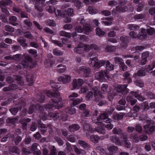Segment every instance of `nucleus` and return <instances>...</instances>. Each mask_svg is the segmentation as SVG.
Returning a JSON list of instances; mask_svg holds the SVG:
<instances>
[{"label":"nucleus","instance_id":"f257e3e1","mask_svg":"<svg viewBox=\"0 0 155 155\" xmlns=\"http://www.w3.org/2000/svg\"><path fill=\"white\" fill-rule=\"evenodd\" d=\"M107 114H100L97 118L98 121L95 122L97 126L94 129H93L90 127L89 128V131L91 133L97 131L99 134H104L105 133V130L103 129V127H105L109 129H112L113 126L110 123L112 120L109 118H107Z\"/></svg>","mask_w":155,"mask_h":155},{"label":"nucleus","instance_id":"f03ea898","mask_svg":"<svg viewBox=\"0 0 155 155\" xmlns=\"http://www.w3.org/2000/svg\"><path fill=\"white\" fill-rule=\"evenodd\" d=\"M56 16H60L61 17H66V19L64 20L65 22H69L71 21V19L70 18L67 17V15L69 16H72L74 15L73 10L71 8H69L67 11L64 10L62 13L60 12V10H57L55 13Z\"/></svg>","mask_w":155,"mask_h":155},{"label":"nucleus","instance_id":"7ed1b4c3","mask_svg":"<svg viewBox=\"0 0 155 155\" xmlns=\"http://www.w3.org/2000/svg\"><path fill=\"white\" fill-rule=\"evenodd\" d=\"M48 96L50 97H54V98L53 99L54 104L53 105H48L46 106V108H53V106H54L56 107L57 105L60 102L61 100V98L60 97V95L58 93L54 94L53 93H51L49 92L47 93Z\"/></svg>","mask_w":155,"mask_h":155},{"label":"nucleus","instance_id":"20e7f679","mask_svg":"<svg viewBox=\"0 0 155 155\" xmlns=\"http://www.w3.org/2000/svg\"><path fill=\"white\" fill-rule=\"evenodd\" d=\"M130 96L127 98V101L130 102L131 105H134L137 102V100L134 99L133 97L137 98L138 100L143 101L144 98L139 94V92H133L130 94Z\"/></svg>","mask_w":155,"mask_h":155},{"label":"nucleus","instance_id":"39448f33","mask_svg":"<svg viewBox=\"0 0 155 155\" xmlns=\"http://www.w3.org/2000/svg\"><path fill=\"white\" fill-rule=\"evenodd\" d=\"M105 63V61L102 60L98 61L97 58L96 57L91 58L89 61V63L90 64H91L95 69L99 68L102 66Z\"/></svg>","mask_w":155,"mask_h":155},{"label":"nucleus","instance_id":"423d86ee","mask_svg":"<svg viewBox=\"0 0 155 155\" xmlns=\"http://www.w3.org/2000/svg\"><path fill=\"white\" fill-rule=\"evenodd\" d=\"M110 139L114 143L117 145H124L127 148L129 147L130 146V143L127 140L126 138H123L121 143L120 142L118 138L115 136L111 137Z\"/></svg>","mask_w":155,"mask_h":155},{"label":"nucleus","instance_id":"0eeeda50","mask_svg":"<svg viewBox=\"0 0 155 155\" xmlns=\"http://www.w3.org/2000/svg\"><path fill=\"white\" fill-rule=\"evenodd\" d=\"M145 29L143 28L141 29L139 33V36L135 33L134 31L130 32L129 33V35L131 37L134 38H139L141 39H146L147 38V35L145 32Z\"/></svg>","mask_w":155,"mask_h":155},{"label":"nucleus","instance_id":"6e6552de","mask_svg":"<svg viewBox=\"0 0 155 155\" xmlns=\"http://www.w3.org/2000/svg\"><path fill=\"white\" fill-rule=\"evenodd\" d=\"M98 87H96L95 89L94 88L92 90V91L88 92L86 97L87 99L89 100L92 98L93 93H94V96L95 97H96L97 96V98L99 96L101 98L102 97L101 95L99 93V91H98Z\"/></svg>","mask_w":155,"mask_h":155},{"label":"nucleus","instance_id":"1a4fd4ad","mask_svg":"<svg viewBox=\"0 0 155 155\" xmlns=\"http://www.w3.org/2000/svg\"><path fill=\"white\" fill-rule=\"evenodd\" d=\"M83 29H82L81 27L77 26L76 27V31L79 33L84 32L86 35H88L89 32L92 31V29L89 28L87 25L83 26Z\"/></svg>","mask_w":155,"mask_h":155},{"label":"nucleus","instance_id":"9d476101","mask_svg":"<svg viewBox=\"0 0 155 155\" xmlns=\"http://www.w3.org/2000/svg\"><path fill=\"white\" fill-rule=\"evenodd\" d=\"M83 84V81L81 79H74L72 81L71 85L73 88L72 90L78 89Z\"/></svg>","mask_w":155,"mask_h":155},{"label":"nucleus","instance_id":"9b49d317","mask_svg":"<svg viewBox=\"0 0 155 155\" xmlns=\"http://www.w3.org/2000/svg\"><path fill=\"white\" fill-rule=\"evenodd\" d=\"M45 0H35V8L38 11L41 12L43 10V2Z\"/></svg>","mask_w":155,"mask_h":155},{"label":"nucleus","instance_id":"f8f14e48","mask_svg":"<svg viewBox=\"0 0 155 155\" xmlns=\"http://www.w3.org/2000/svg\"><path fill=\"white\" fill-rule=\"evenodd\" d=\"M105 77L107 78L109 77L108 73L105 71L97 72L95 74V78L98 79L103 80Z\"/></svg>","mask_w":155,"mask_h":155},{"label":"nucleus","instance_id":"ddd939ff","mask_svg":"<svg viewBox=\"0 0 155 155\" xmlns=\"http://www.w3.org/2000/svg\"><path fill=\"white\" fill-rule=\"evenodd\" d=\"M115 61L117 63L120 64V68L123 71H124L127 68V67L124 63V61L121 58L118 57L115 58Z\"/></svg>","mask_w":155,"mask_h":155},{"label":"nucleus","instance_id":"4468645a","mask_svg":"<svg viewBox=\"0 0 155 155\" xmlns=\"http://www.w3.org/2000/svg\"><path fill=\"white\" fill-rule=\"evenodd\" d=\"M71 80V76L68 75H63L58 78V80L64 84L68 83Z\"/></svg>","mask_w":155,"mask_h":155},{"label":"nucleus","instance_id":"2eb2a0df","mask_svg":"<svg viewBox=\"0 0 155 155\" xmlns=\"http://www.w3.org/2000/svg\"><path fill=\"white\" fill-rule=\"evenodd\" d=\"M107 149L109 151L108 154L109 155H112L113 153H116L117 150V147L115 146L110 145H108Z\"/></svg>","mask_w":155,"mask_h":155},{"label":"nucleus","instance_id":"dca6fc26","mask_svg":"<svg viewBox=\"0 0 155 155\" xmlns=\"http://www.w3.org/2000/svg\"><path fill=\"white\" fill-rule=\"evenodd\" d=\"M21 77L20 76H14L13 77H8L6 78V81L8 83H10L14 81V79L17 81H20L21 80Z\"/></svg>","mask_w":155,"mask_h":155},{"label":"nucleus","instance_id":"f3484780","mask_svg":"<svg viewBox=\"0 0 155 155\" xmlns=\"http://www.w3.org/2000/svg\"><path fill=\"white\" fill-rule=\"evenodd\" d=\"M90 138L91 141L95 143H97L99 140H100V139L101 140L104 139L103 137L100 138L96 135H91L90 136Z\"/></svg>","mask_w":155,"mask_h":155},{"label":"nucleus","instance_id":"a211bd4d","mask_svg":"<svg viewBox=\"0 0 155 155\" xmlns=\"http://www.w3.org/2000/svg\"><path fill=\"white\" fill-rule=\"evenodd\" d=\"M145 74V71L143 70H141L138 71L137 74H134L133 76L134 78H138V77L143 76Z\"/></svg>","mask_w":155,"mask_h":155},{"label":"nucleus","instance_id":"6ab92c4d","mask_svg":"<svg viewBox=\"0 0 155 155\" xmlns=\"http://www.w3.org/2000/svg\"><path fill=\"white\" fill-rule=\"evenodd\" d=\"M144 128L146 132H152L154 131L155 130V127L153 126H150L149 127L148 125H146L144 126Z\"/></svg>","mask_w":155,"mask_h":155},{"label":"nucleus","instance_id":"aec40b11","mask_svg":"<svg viewBox=\"0 0 155 155\" xmlns=\"http://www.w3.org/2000/svg\"><path fill=\"white\" fill-rule=\"evenodd\" d=\"M116 10L119 12H124L127 10V8L124 5H120L116 7Z\"/></svg>","mask_w":155,"mask_h":155},{"label":"nucleus","instance_id":"412c9836","mask_svg":"<svg viewBox=\"0 0 155 155\" xmlns=\"http://www.w3.org/2000/svg\"><path fill=\"white\" fill-rule=\"evenodd\" d=\"M31 120L29 118H27V119H22L20 122L23 126V129L24 130H25L26 129V124L27 123L29 122Z\"/></svg>","mask_w":155,"mask_h":155},{"label":"nucleus","instance_id":"4be33fe9","mask_svg":"<svg viewBox=\"0 0 155 155\" xmlns=\"http://www.w3.org/2000/svg\"><path fill=\"white\" fill-rule=\"evenodd\" d=\"M79 70L80 71L83 72L84 73L87 74H89L91 72L90 69L86 67L82 66L79 68Z\"/></svg>","mask_w":155,"mask_h":155},{"label":"nucleus","instance_id":"5701e85b","mask_svg":"<svg viewBox=\"0 0 155 155\" xmlns=\"http://www.w3.org/2000/svg\"><path fill=\"white\" fill-rule=\"evenodd\" d=\"M16 18L15 16H12L9 18V21L10 23L13 25H18L17 23H16Z\"/></svg>","mask_w":155,"mask_h":155},{"label":"nucleus","instance_id":"b1692460","mask_svg":"<svg viewBox=\"0 0 155 155\" xmlns=\"http://www.w3.org/2000/svg\"><path fill=\"white\" fill-rule=\"evenodd\" d=\"M106 68L107 70L108 71H112L114 69V66L111 64L109 61H107L106 62Z\"/></svg>","mask_w":155,"mask_h":155},{"label":"nucleus","instance_id":"393cba45","mask_svg":"<svg viewBox=\"0 0 155 155\" xmlns=\"http://www.w3.org/2000/svg\"><path fill=\"white\" fill-rule=\"evenodd\" d=\"M112 20V19L111 18H106L105 20L102 22L103 24L105 25H109L112 23L111 21Z\"/></svg>","mask_w":155,"mask_h":155},{"label":"nucleus","instance_id":"a878e982","mask_svg":"<svg viewBox=\"0 0 155 155\" xmlns=\"http://www.w3.org/2000/svg\"><path fill=\"white\" fill-rule=\"evenodd\" d=\"M144 48L142 46H138L135 47V48H133L131 50L133 51V52H138L140 51H141Z\"/></svg>","mask_w":155,"mask_h":155},{"label":"nucleus","instance_id":"bb28decb","mask_svg":"<svg viewBox=\"0 0 155 155\" xmlns=\"http://www.w3.org/2000/svg\"><path fill=\"white\" fill-rule=\"evenodd\" d=\"M18 43H20L21 45L23 47H25L27 45V44L25 43V40L23 38H20L18 39Z\"/></svg>","mask_w":155,"mask_h":155},{"label":"nucleus","instance_id":"cd10ccee","mask_svg":"<svg viewBox=\"0 0 155 155\" xmlns=\"http://www.w3.org/2000/svg\"><path fill=\"white\" fill-rule=\"evenodd\" d=\"M139 27L135 24H129L128 25V28L130 30H137L139 28Z\"/></svg>","mask_w":155,"mask_h":155},{"label":"nucleus","instance_id":"c85d7f7f","mask_svg":"<svg viewBox=\"0 0 155 155\" xmlns=\"http://www.w3.org/2000/svg\"><path fill=\"white\" fill-rule=\"evenodd\" d=\"M46 10L49 13H53L55 11V8L52 6H49L47 7Z\"/></svg>","mask_w":155,"mask_h":155},{"label":"nucleus","instance_id":"c756f323","mask_svg":"<svg viewBox=\"0 0 155 155\" xmlns=\"http://www.w3.org/2000/svg\"><path fill=\"white\" fill-rule=\"evenodd\" d=\"M96 35L99 36H102L104 35L105 32L102 31L100 28H98L96 30Z\"/></svg>","mask_w":155,"mask_h":155},{"label":"nucleus","instance_id":"7c9ffc66","mask_svg":"<svg viewBox=\"0 0 155 155\" xmlns=\"http://www.w3.org/2000/svg\"><path fill=\"white\" fill-rule=\"evenodd\" d=\"M58 67L59 68L58 69V71L60 73H63L66 70V67L65 66L59 65H58Z\"/></svg>","mask_w":155,"mask_h":155},{"label":"nucleus","instance_id":"2f4dec72","mask_svg":"<svg viewBox=\"0 0 155 155\" xmlns=\"http://www.w3.org/2000/svg\"><path fill=\"white\" fill-rule=\"evenodd\" d=\"M69 128L71 131H73L78 130L80 128V127L78 125L74 124L70 126Z\"/></svg>","mask_w":155,"mask_h":155},{"label":"nucleus","instance_id":"473e14b6","mask_svg":"<svg viewBox=\"0 0 155 155\" xmlns=\"http://www.w3.org/2000/svg\"><path fill=\"white\" fill-rule=\"evenodd\" d=\"M130 74L128 72H126L124 75V79L128 83L131 82L132 80L129 77Z\"/></svg>","mask_w":155,"mask_h":155},{"label":"nucleus","instance_id":"72a5a7b5","mask_svg":"<svg viewBox=\"0 0 155 155\" xmlns=\"http://www.w3.org/2000/svg\"><path fill=\"white\" fill-rule=\"evenodd\" d=\"M106 50L108 52H111L115 50L116 48L113 46L108 45L105 48Z\"/></svg>","mask_w":155,"mask_h":155},{"label":"nucleus","instance_id":"f704fd0d","mask_svg":"<svg viewBox=\"0 0 155 155\" xmlns=\"http://www.w3.org/2000/svg\"><path fill=\"white\" fill-rule=\"evenodd\" d=\"M59 34L61 36H65L70 38L71 37V35L69 33H67L64 31H61L60 32Z\"/></svg>","mask_w":155,"mask_h":155},{"label":"nucleus","instance_id":"c9c22d12","mask_svg":"<svg viewBox=\"0 0 155 155\" xmlns=\"http://www.w3.org/2000/svg\"><path fill=\"white\" fill-rule=\"evenodd\" d=\"M107 84H103L101 87V92L103 94H105L107 93Z\"/></svg>","mask_w":155,"mask_h":155},{"label":"nucleus","instance_id":"e433bc0d","mask_svg":"<svg viewBox=\"0 0 155 155\" xmlns=\"http://www.w3.org/2000/svg\"><path fill=\"white\" fill-rule=\"evenodd\" d=\"M53 54L56 56H60L63 54V52L57 49H55L53 50Z\"/></svg>","mask_w":155,"mask_h":155},{"label":"nucleus","instance_id":"4c0bfd02","mask_svg":"<svg viewBox=\"0 0 155 155\" xmlns=\"http://www.w3.org/2000/svg\"><path fill=\"white\" fill-rule=\"evenodd\" d=\"M74 50L75 52L79 54H81L83 53L84 48H83V46L82 47L79 46L75 48Z\"/></svg>","mask_w":155,"mask_h":155},{"label":"nucleus","instance_id":"58836bf2","mask_svg":"<svg viewBox=\"0 0 155 155\" xmlns=\"http://www.w3.org/2000/svg\"><path fill=\"white\" fill-rule=\"evenodd\" d=\"M52 64V62L49 60H45L44 62L45 66L47 68L51 67Z\"/></svg>","mask_w":155,"mask_h":155},{"label":"nucleus","instance_id":"ea45409f","mask_svg":"<svg viewBox=\"0 0 155 155\" xmlns=\"http://www.w3.org/2000/svg\"><path fill=\"white\" fill-rule=\"evenodd\" d=\"M66 111L70 114H74L75 113V109L74 108H68L66 109Z\"/></svg>","mask_w":155,"mask_h":155},{"label":"nucleus","instance_id":"a19ab883","mask_svg":"<svg viewBox=\"0 0 155 155\" xmlns=\"http://www.w3.org/2000/svg\"><path fill=\"white\" fill-rule=\"evenodd\" d=\"M78 143L81 146L84 147H86L87 146V143L81 140H79L78 141Z\"/></svg>","mask_w":155,"mask_h":155},{"label":"nucleus","instance_id":"79ce46f5","mask_svg":"<svg viewBox=\"0 0 155 155\" xmlns=\"http://www.w3.org/2000/svg\"><path fill=\"white\" fill-rule=\"evenodd\" d=\"M47 25L50 26H54L56 25V23L54 21L51 20H48L47 22Z\"/></svg>","mask_w":155,"mask_h":155},{"label":"nucleus","instance_id":"37998d69","mask_svg":"<svg viewBox=\"0 0 155 155\" xmlns=\"http://www.w3.org/2000/svg\"><path fill=\"white\" fill-rule=\"evenodd\" d=\"M141 108L144 110H147L149 108V106L148 105L147 102H145L143 103L141 107Z\"/></svg>","mask_w":155,"mask_h":155},{"label":"nucleus","instance_id":"c03bdc74","mask_svg":"<svg viewBox=\"0 0 155 155\" xmlns=\"http://www.w3.org/2000/svg\"><path fill=\"white\" fill-rule=\"evenodd\" d=\"M87 90V88L86 87L83 86L81 87L79 91V93L81 94L85 93Z\"/></svg>","mask_w":155,"mask_h":155},{"label":"nucleus","instance_id":"a18cd8bd","mask_svg":"<svg viewBox=\"0 0 155 155\" xmlns=\"http://www.w3.org/2000/svg\"><path fill=\"white\" fill-rule=\"evenodd\" d=\"M51 149V154L50 155H55L56 154V149L54 146H51L50 147Z\"/></svg>","mask_w":155,"mask_h":155},{"label":"nucleus","instance_id":"49530a36","mask_svg":"<svg viewBox=\"0 0 155 155\" xmlns=\"http://www.w3.org/2000/svg\"><path fill=\"white\" fill-rule=\"evenodd\" d=\"M82 101V98H77L74 101H73V105L74 106L80 103V102H81Z\"/></svg>","mask_w":155,"mask_h":155},{"label":"nucleus","instance_id":"de8ad7c7","mask_svg":"<svg viewBox=\"0 0 155 155\" xmlns=\"http://www.w3.org/2000/svg\"><path fill=\"white\" fill-rule=\"evenodd\" d=\"M5 30L9 32H13L14 31V28L12 27L7 25L5 26Z\"/></svg>","mask_w":155,"mask_h":155},{"label":"nucleus","instance_id":"09e8293b","mask_svg":"<svg viewBox=\"0 0 155 155\" xmlns=\"http://www.w3.org/2000/svg\"><path fill=\"white\" fill-rule=\"evenodd\" d=\"M75 6L78 8H80L81 6L82 3L78 0H75L74 1Z\"/></svg>","mask_w":155,"mask_h":155},{"label":"nucleus","instance_id":"8fccbe9b","mask_svg":"<svg viewBox=\"0 0 155 155\" xmlns=\"http://www.w3.org/2000/svg\"><path fill=\"white\" fill-rule=\"evenodd\" d=\"M147 32L149 35H152L154 33L155 30L153 28H150L147 29Z\"/></svg>","mask_w":155,"mask_h":155},{"label":"nucleus","instance_id":"3c124183","mask_svg":"<svg viewBox=\"0 0 155 155\" xmlns=\"http://www.w3.org/2000/svg\"><path fill=\"white\" fill-rule=\"evenodd\" d=\"M83 47L84 48V50L85 51H88L91 49V45H84Z\"/></svg>","mask_w":155,"mask_h":155},{"label":"nucleus","instance_id":"603ef678","mask_svg":"<svg viewBox=\"0 0 155 155\" xmlns=\"http://www.w3.org/2000/svg\"><path fill=\"white\" fill-rule=\"evenodd\" d=\"M10 110L13 115H15L18 111V109L17 107L12 108L10 109Z\"/></svg>","mask_w":155,"mask_h":155},{"label":"nucleus","instance_id":"864d4df0","mask_svg":"<svg viewBox=\"0 0 155 155\" xmlns=\"http://www.w3.org/2000/svg\"><path fill=\"white\" fill-rule=\"evenodd\" d=\"M99 150V152L101 154H106L107 155H109L108 153L106 152L105 150L102 148L100 147L99 149H97Z\"/></svg>","mask_w":155,"mask_h":155},{"label":"nucleus","instance_id":"5fc2aeb1","mask_svg":"<svg viewBox=\"0 0 155 155\" xmlns=\"http://www.w3.org/2000/svg\"><path fill=\"white\" fill-rule=\"evenodd\" d=\"M29 52L35 57H36L37 56V52L35 50L31 49L30 50H29Z\"/></svg>","mask_w":155,"mask_h":155},{"label":"nucleus","instance_id":"6e6d98bb","mask_svg":"<svg viewBox=\"0 0 155 155\" xmlns=\"http://www.w3.org/2000/svg\"><path fill=\"white\" fill-rule=\"evenodd\" d=\"M72 27V26L70 24H66L64 25V29L65 30H69L71 29Z\"/></svg>","mask_w":155,"mask_h":155},{"label":"nucleus","instance_id":"4d7b16f0","mask_svg":"<svg viewBox=\"0 0 155 155\" xmlns=\"http://www.w3.org/2000/svg\"><path fill=\"white\" fill-rule=\"evenodd\" d=\"M21 64L24 68H27L28 67L29 63L27 62L26 61H24L21 62Z\"/></svg>","mask_w":155,"mask_h":155},{"label":"nucleus","instance_id":"13d9d810","mask_svg":"<svg viewBox=\"0 0 155 155\" xmlns=\"http://www.w3.org/2000/svg\"><path fill=\"white\" fill-rule=\"evenodd\" d=\"M128 38L127 37H122L120 38V39L122 41V42L123 43L124 45H125L127 44V40Z\"/></svg>","mask_w":155,"mask_h":155},{"label":"nucleus","instance_id":"bf43d9fd","mask_svg":"<svg viewBox=\"0 0 155 155\" xmlns=\"http://www.w3.org/2000/svg\"><path fill=\"white\" fill-rule=\"evenodd\" d=\"M149 55V54L147 52H145L143 53L142 54V59H146L148 57Z\"/></svg>","mask_w":155,"mask_h":155},{"label":"nucleus","instance_id":"052dcab7","mask_svg":"<svg viewBox=\"0 0 155 155\" xmlns=\"http://www.w3.org/2000/svg\"><path fill=\"white\" fill-rule=\"evenodd\" d=\"M21 140V137L19 136H17L15 140V143L16 144H17Z\"/></svg>","mask_w":155,"mask_h":155},{"label":"nucleus","instance_id":"680f3d73","mask_svg":"<svg viewBox=\"0 0 155 155\" xmlns=\"http://www.w3.org/2000/svg\"><path fill=\"white\" fill-rule=\"evenodd\" d=\"M135 84L140 87H142L143 86V84L141 81H137L135 82Z\"/></svg>","mask_w":155,"mask_h":155},{"label":"nucleus","instance_id":"e2e57ef3","mask_svg":"<svg viewBox=\"0 0 155 155\" xmlns=\"http://www.w3.org/2000/svg\"><path fill=\"white\" fill-rule=\"evenodd\" d=\"M113 131L114 134H119L121 132V130L119 128H114L113 129Z\"/></svg>","mask_w":155,"mask_h":155},{"label":"nucleus","instance_id":"0e129e2a","mask_svg":"<svg viewBox=\"0 0 155 155\" xmlns=\"http://www.w3.org/2000/svg\"><path fill=\"white\" fill-rule=\"evenodd\" d=\"M144 17V16L142 14H138L135 16V18L136 19H141Z\"/></svg>","mask_w":155,"mask_h":155},{"label":"nucleus","instance_id":"69168bd1","mask_svg":"<svg viewBox=\"0 0 155 155\" xmlns=\"http://www.w3.org/2000/svg\"><path fill=\"white\" fill-rule=\"evenodd\" d=\"M38 146V144L36 143H34L32 144L31 147V151H34L35 150H36L37 149V147Z\"/></svg>","mask_w":155,"mask_h":155},{"label":"nucleus","instance_id":"338daca9","mask_svg":"<svg viewBox=\"0 0 155 155\" xmlns=\"http://www.w3.org/2000/svg\"><path fill=\"white\" fill-rule=\"evenodd\" d=\"M57 1L56 0H51L46 2L47 4L49 5L50 4L55 5L57 3Z\"/></svg>","mask_w":155,"mask_h":155},{"label":"nucleus","instance_id":"774afa93","mask_svg":"<svg viewBox=\"0 0 155 155\" xmlns=\"http://www.w3.org/2000/svg\"><path fill=\"white\" fill-rule=\"evenodd\" d=\"M25 24L29 27H31L32 25V23L28 20H25L24 21Z\"/></svg>","mask_w":155,"mask_h":155}]
</instances>
